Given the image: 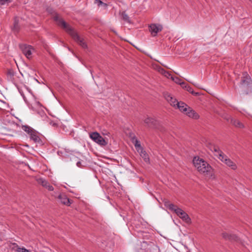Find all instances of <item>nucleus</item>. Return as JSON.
<instances>
[{
	"mask_svg": "<svg viewBox=\"0 0 252 252\" xmlns=\"http://www.w3.org/2000/svg\"><path fill=\"white\" fill-rule=\"evenodd\" d=\"M53 20L59 26L63 29L72 39L83 48H87V45L84 41V39L81 38L74 29L66 23L63 18H60L59 14L55 11H54Z\"/></svg>",
	"mask_w": 252,
	"mask_h": 252,
	"instance_id": "1",
	"label": "nucleus"
},
{
	"mask_svg": "<svg viewBox=\"0 0 252 252\" xmlns=\"http://www.w3.org/2000/svg\"><path fill=\"white\" fill-rule=\"evenodd\" d=\"M193 163L194 166L201 173L208 175L210 174L213 171V168L210 164L203 158H201L198 157H195L193 158Z\"/></svg>",
	"mask_w": 252,
	"mask_h": 252,
	"instance_id": "2",
	"label": "nucleus"
},
{
	"mask_svg": "<svg viewBox=\"0 0 252 252\" xmlns=\"http://www.w3.org/2000/svg\"><path fill=\"white\" fill-rule=\"evenodd\" d=\"M240 88L244 94H252V80L247 72H244L242 74Z\"/></svg>",
	"mask_w": 252,
	"mask_h": 252,
	"instance_id": "3",
	"label": "nucleus"
},
{
	"mask_svg": "<svg viewBox=\"0 0 252 252\" xmlns=\"http://www.w3.org/2000/svg\"><path fill=\"white\" fill-rule=\"evenodd\" d=\"M144 122L149 127L157 129L161 131L165 130L164 128L161 126L159 122L153 118L148 117L144 120Z\"/></svg>",
	"mask_w": 252,
	"mask_h": 252,
	"instance_id": "4",
	"label": "nucleus"
},
{
	"mask_svg": "<svg viewBox=\"0 0 252 252\" xmlns=\"http://www.w3.org/2000/svg\"><path fill=\"white\" fill-rule=\"evenodd\" d=\"M90 137L100 146H105L107 144V142L97 132L90 133Z\"/></svg>",
	"mask_w": 252,
	"mask_h": 252,
	"instance_id": "5",
	"label": "nucleus"
},
{
	"mask_svg": "<svg viewBox=\"0 0 252 252\" xmlns=\"http://www.w3.org/2000/svg\"><path fill=\"white\" fill-rule=\"evenodd\" d=\"M164 206L169 210L175 213L178 217L182 215L184 211L178 208L174 204L171 203L169 201L166 200L164 201Z\"/></svg>",
	"mask_w": 252,
	"mask_h": 252,
	"instance_id": "6",
	"label": "nucleus"
},
{
	"mask_svg": "<svg viewBox=\"0 0 252 252\" xmlns=\"http://www.w3.org/2000/svg\"><path fill=\"white\" fill-rule=\"evenodd\" d=\"M162 29V26L160 24H151L149 26V30L153 36H156Z\"/></svg>",
	"mask_w": 252,
	"mask_h": 252,
	"instance_id": "7",
	"label": "nucleus"
},
{
	"mask_svg": "<svg viewBox=\"0 0 252 252\" xmlns=\"http://www.w3.org/2000/svg\"><path fill=\"white\" fill-rule=\"evenodd\" d=\"M221 236L225 240L229 241L231 242H239L240 241L239 238L234 234L224 232L221 233Z\"/></svg>",
	"mask_w": 252,
	"mask_h": 252,
	"instance_id": "8",
	"label": "nucleus"
},
{
	"mask_svg": "<svg viewBox=\"0 0 252 252\" xmlns=\"http://www.w3.org/2000/svg\"><path fill=\"white\" fill-rule=\"evenodd\" d=\"M19 48L22 51V53L26 56V57L29 59L32 56V47L31 45L27 44H20Z\"/></svg>",
	"mask_w": 252,
	"mask_h": 252,
	"instance_id": "9",
	"label": "nucleus"
},
{
	"mask_svg": "<svg viewBox=\"0 0 252 252\" xmlns=\"http://www.w3.org/2000/svg\"><path fill=\"white\" fill-rule=\"evenodd\" d=\"M58 198L60 200L62 204L67 206H69L73 202L72 200L68 198L64 193L60 194L58 196Z\"/></svg>",
	"mask_w": 252,
	"mask_h": 252,
	"instance_id": "10",
	"label": "nucleus"
},
{
	"mask_svg": "<svg viewBox=\"0 0 252 252\" xmlns=\"http://www.w3.org/2000/svg\"><path fill=\"white\" fill-rule=\"evenodd\" d=\"M226 119L228 122H230L232 125L236 127L243 128L244 127V125L236 119L229 117L228 118H226Z\"/></svg>",
	"mask_w": 252,
	"mask_h": 252,
	"instance_id": "11",
	"label": "nucleus"
},
{
	"mask_svg": "<svg viewBox=\"0 0 252 252\" xmlns=\"http://www.w3.org/2000/svg\"><path fill=\"white\" fill-rule=\"evenodd\" d=\"M11 29L15 34L18 33L19 32L20 26L19 25V19L18 17L16 16L14 17L13 26Z\"/></svg>",
	"mask_w": 252,
	"mask_h": 252,
	"instance_id": "12",
	"label": "nucleus"
},
{
	"mask_svg": "<svg viewBox=\"0 0 252 252\" xmlns=\"http://www.w3.org/2000/svg\"><path fill=\"white\" fill-rule=\"evenodd\" d=\"M130 137L131 138V142L134 144L137 152H139L140 150L143 148L141 146L140 142L138 140L134 134H131L130 135Z\"/></svg>",
	"mask_w": 252,
	"mask_h": 252,
	"instance_id": "13",
	"label": "nucleus"
},
{
	"mask_svg": "<svg viewBox=\"0 0 252 252\" xmlns=\"http://www.w3.org/2000/svg\"><path fill=\"white\" fill-rule=\"evenodd\" d=\"M37 181L38 184H41L43 187L47 189L49 191H53L54 190V187L50 185L45 180L39 178Z\"/></svg>",
	"mask_w": 252,
	"mask_h": 252,
	"instance_id": "14",
	"label": "nucleus"
},
{
	"mask_svg": "<svg viewBox=\"0 0 252 252\" xmlns=\"http://www.w3.org/2000/svg\"><path fill=\"white\" fill-rule=\"evenodd\" d=\"M33 131L34 133L32 132L29 134L31 140H33L35 143H40L41 140L39 136V132L35 129L33 130Z\"/></svg>",
	"mask_w": 252,
	"mask_h": 252,
	"instance_id": "15",
	"label": "nucleus"
},
{
	"mask_svg": "<svg viewBox=\"0 0 252 252\" xmlns=\"http://www.w3.org/2000/svg\"><path fill=\"white\" fill-rule=\"evenodd\" d=\"M177 108L182 112L184 113L185 114L186 113L187 111H188V110L189 109V107L187 104H186L185 103L180 101L177 102Z\"/></svg>",
	"mask_w": 252,
	"mask_h": 252,
	"instance_id": "16",
	"label": "nucleus"
},
{
	"mask_svg": "<svg viewBox=\"0 0 252 252\" xmlns=\"http://www.w3.org/2000/svg\"><path fill=\"white\" fill-rule=\"evenodd\" d=\"M186 114L190 118L195 120L198 119L199 118V115L190 107H189V109L188 110V111H187Z\"/></svg>",
	"mask_w": 252,
	"mask_h": 252,
	"instance_id": "17",
	"label": "nucleus"
},
{
	"mask_svg": "<svg viewBox=\"0 0 252 252\" xmlns=\"http://www.w3.org/2000/svg\"><path fill=\"white\" fill-rule=\"evenodd\" d=\"M224 163L234 170L237 168L236 164L228 158L227 159H225Z\"/></svg>",
	"mask_w": 252,
	"mask_h": 252,
	"instance_id": "18",
	"label": "nucleus"
},
{
	"mask_svg": "<svg viewBox=\"0 0 252 252\" xmlns=\"http://www.w3.org/2000/svg\"><path fill=\"white\" fill-rule=\"evenodd\" d=\"M140 156L143 158L144 160L146 163H149L150 162V158L149 155L146 153L145 151L144 150L143 148L140 150Z\"/></svg>",
	"mask_w": 252,
	"mask_h": 252,
	"instance_id": "19",
	"label": "nucleus"
},
{
	"mask_svg": "<svg viewBox=\"0 0 252 252\" xmlns=\"http://www.w3.org/2000/svg\"><path fill=\"white\" fill-rule=\"evenodd\" d=\"M183 221H185L187 223H191V219L189 217V215L184 211L181 215L179 216Z\"/></svg>",
	"mask_w": 252,
	"mask_h": 252,
	"instance_id": "20",
	"label": "nucleus"
},
{
	"mask_svg": "<svg viewBox=\"0 0 252 252\" xmlns=\"http://www.w3.org/2000/svg\"><path fill=\"white\" fill-rule=\"evenodd\" d=\"M22 129L27 132L29 135L31 132H34L33 131L34 129L28 125H22L21 126Z\"/></svg>",
	"mask_w": 252,
	"mask_h": 252,
	"instance_id": "21",
	"label": "nucleus"
},
{
	"mask_svg": "<svg viewBox=\"0 0 252 252\" xmlns=\"http://www.w3.org/2000/svg\"><path fill=\"white\" fill-rule=\"evenodd\" d=\"M159 72H160L162 74L164 75L165 77H166L168 78H170L172 76L171 74L168 71L165 70L163 68H161V67H159Z\"/></svg>",
	"mask_w": 252,
	"mask_h": 252,
	"instance_id": "22",
	"label": "nucleus"
},
{
	"mask_svg": "<svg viewBox=\"0 0 252 252\" xmlns=\"http://www.w3.org/2000/svg\"><path fill=\"white\" fill-rule=\"evenodd\" d=\"M121 16H122V19L124 21H125L128 23H129V24L131 23V21L130 20V18H129V16L126 14V11H123L122 13Z\"/></svg>",
	"mask_w": 252,
	"mask_h": 252,
	"instance_id": "23",
	"label": "nucleus"
},
{
	"mask_svg": "<svg viewBox=\"0 0 252 252\" xmlns=\"http://www.w3.org/2000/svg\"><path fill=\"white\" fill-rule=\"evenodd\" d=\"M167 100L169 101L171 103V104L174 106H175L177 105L176 103H177V102H178L176 99L173 98L172 97L170 96V95H168L167 97L166 98Z\"/></svg>",
	"mask_w": 252,
	"mask_h": 252,
	"instance_id": "24",
	"label": "nucleus"
},
{
	"mask_svg": "<svg viewBox=\"0 0 252 252\" xmlns=\"http://www.w3.org/2000/svg\"><path fill=\"white\" fill-rule=\"evenodd\" d=\"M209 148L212 151L218 153V155L220 154V152H222L221 150H220L219 147L218 146L210 144Z\"/></svg>",
	"mask_w": 252,
	"mask_h": 252,
	"instance_id": "25",
	"label": "nucleus"
},
{
	"mask_svg": "<svg viewBox=\"0 0 252 252\" xmlns=\"http://www.w3.org/2000/svg\"><path fill=\"white\" fill-rule=\"evenodd\" d=\"M181 87L189 93L192 91V88L190 86L187 85L185 82H182Z\"/></svg>",
	"mask_w": 252,
	"mask_h": 252,
	"instance_id": "26",
	"label": "nucleus"
},
{
	"mask_svg": "<svg viewBox=\"0 0 252 252\" xmlns=\"http://www.w3.org/2000/svg\"><path fill=\"white\" fill-rule=\"evenodd\" d=\"M94 3L95 4H97L98 6L101 5L105 8H107V7L108 6V4L107 3L102 2L100 0H94Z\"/></svg>",
	"mask_w": 252,
	"mask_h": 252,
	"instance_id": "27",
	"label": "nucleus"
},
{
	"mask_svg": "<svg viewBox=\"0 0 252 252\" xmlns=\"http://www.w3.org/2000/svg\"><path fill=\"white\" fill-rule=\"evenodd\" d=\"M219 158L224 163V160L225 159H227L228 157L224 154L222 152H220V154L219 155Z\"/></svg>",
	"mask_w": 252,
	"mask_h": 252,
	"instance_id": "28",
	"label": "nucleus"
},
{
	"mask_svg": "<svg viewBox=\"0 0 252 252\" xmlns=\"http://www.w3.org/2000/svg\"><path fill=\"white\" fill-rule=\"evenodd\" d=\"M171 79H172V80L174 81L176 84H179L181 86V83L182 82H181V79H180L179 77H173L172 76L171 77Z\"/></svg>",
	"mask_w": 252,
	"mask_h": 252,
	"instance_id": "29",
	"label": "nucleus"
},
{
	"mask_svg": "<svg viewBox=\"0 0 252 252\" xmlns=\"http://www.w3.org/2000/svg\"><path fill=\"white\" fill-rule=\"evenodd\" d=\"M15 244L16 245V246L17 247V251L18 252H27V249H26V248L18 247V246L16 244Z\"/></svg>",
	"mask_w": 252,
	"mask_h": 252,
	"instance_id": "30",
	"label": "nucleus"
},
{
	"mask_svg": "<svg viewBox=\"0 0 252 252\" xmlns=\"http://www.w3.org/2000/svg\"><path fill=\"white\" fill-rule=\"evenodd\" d=\"M7 75L9 76L10 77H12L14 75V71L13 69H8L7 71Z\"/></svg>",
	"mask_w": 252,
	"mask_h": 252,
	"instance_id": "31",
	"label": "nucleus"
},
{
	"mask_svg": "<svg viewBox=\"0 0 252 252\" xmlns=\"http://www.w3.org/2000/svg\"><path fill=\"white\" fill-rule=\"evenodd\" d=\"M12 1V0H0V4L4 5L6 3H10Z\"/></svg>",
	"mask_w": 252,
	"mask_h": 252,
	"instance_id": "32",
	"label": "nucleus"
},
{
	"mask_svg": "<svg viewBox=\"0 0 252 252\" xmlns=\"http://www.w3.org/2000/svg\"><path fill=\"white\" fill-rule=\"evenodd\" d=\"M190 93L192 95H194V96H198L199 95V93H198V92H195L193 89H192V91L190 92Z\"/></svg>",
	"mask_w": 252,
	"mask_h": 252,
	"instance_id": "33",
	"label": "nucleus"
},
{
	"mask_svg": "<svg viewBox=\"0 0 252 252\" xmlns=\"http://www.w3.org/2000/svg\"><path fill=\"white\" fill-rule=\"evenodd\" d=\"M76 165H77V166L78 167H83V166H82V164H81V161H78V162H77Z\"/></svg>",
	"mask_w": 252,
	"mask_h": 252,
	"instance_id": "34",
	"label": "nucleus"
},
{
	"mask_svg": "<svg viewBox=\"0 0 252 252\" xmlns=\"http://www.w3.org/2000/svg\"><path fill=\"white\" fill-rule=\"evenodd\" d=\"M160 64L162 65V66H163L165 67H166L167 68H169L168 67L166 66L165 65H164V64H163L162 63H160Z\"/></svg>",
	"mask_w": 252,
	"mask_h": 252,
	"instance_id": "35",
	"label": "nucleus"
},
{
	"mask_svg": "<svg viewBox=\"0 0 252 252\" xmlns=\"http://www.w3.org/2000/svg\"><path fill=\"white\" fill-rule=\"evenodd\" d=\"M52 10H53V9L52 8H51L50 9H49L48 11V12H51Z\"/></svg>",
	"mask_w": 252,
	"mask_h": 252,
	"instance_id": "36",
	"label": "nucleus"
},
{
	"mask_svg": "<svg viewBox=\"0 0 252 252\" xmlns=\"http://www.w3.org/2000/svg\"><path fill=\"white\" fill-rule=\"evenodd\" d=\"M27 252H31L29 250H27Z\"/></svg>",
	"mask_w": 252,
	"mask_h": 252,
	"instance_id": "37",
	"label": "nucleus"
},
{
	"mask_svg": "<svg viewBox=\"0 0 252 252\" xmlns=\"http://www.w3.org/2000/svg\"><path fill=\"white\" fill-rule=\"evenodd\" d=\"M186 81L189 82V80H188V79H186Z\"/></svg>",
	"mask_w": 252,
	"mask_h": 252,
	"instance_id": "38",
	"label": "nucleus"
},
{
	"mask_svg": "<svg viewBox=\"0 0 252 252\" xmlns=\"http://www.w3.org/2000/svg\"><path fill=\"white\" fill-rule=\"evenodd\" d=\"M186 81L189 82V80H188V79H186Z\"/></svg>",
	"mask_w": 252,
	"mask_h": 252,
	"instance_id": "39",
	"label": "nucleus"
},
{
	"mask_svg": "<svg viewBox=\"0 0 252 252\" xmlns=\"http://www.w3.org/2000/svg\"><path fill=\"white\" fill-rule=\"evenodd\" d=\"M186 81L189 82V80H188V79H186Z\"/></svg>",
	"mask_w": 252,
	"mask_h": 252,
	"instance_id": "40",
	"label": "nucleus"
},
{
	"mask_svg": "<svg viewBox=\"0 0 252 252\" xmlns=\"http://www.w3.org/2000/svg\"><path fill=\"white\" fill-rule=\"evenodd\" d=\"M251 2H252V0H249Z\"/></svg>",
	"mask_w": 252,
	"mask_h": 252,
	"instance_id": "41",
	"label": "nucleus"
}]
</instances>
